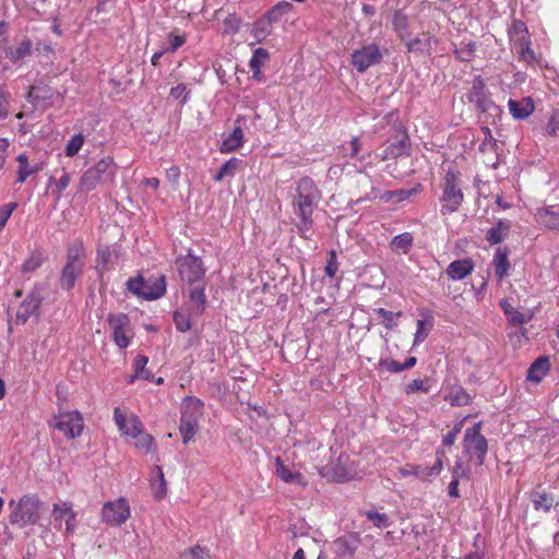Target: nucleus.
I'll use <instances>...</instances> for the list:
<instances>
[{
  "label": "nucleus",
  "instance_id": "f257e3e1",
  "mask_svg": "<svg viewBox=\"0 0 559 559\" xmlns=\"http://www.w3.org/2000/svg\"><path fill=\"white\" fill-rule=\"evenodd\" d=\"M41 504L40 499L34 493L24 495L16 503L11 500L9 502V507L12 508L10 523L21 528L36 524L40 519Z\"/></svg>",
  "mask_w": 559,
  "mask_h": 559
},
{
  "label": "nucleus",
  "instance_id": "f03ea898",
  "mask_svg": "<svg viewBox=\"0 0 559 559\" xmlns=\"http://www.w3.org/2000/svg\"><path fill=\"white\" fill-rule=\"evenodd\" d=\"M464 194L461 189L459 174L454 170H448L442 186V195L440 198V213L445 216L459 211Z\"/></svg>",
  "mask_w": 559,
  "mask_h": 559
},
{
  "label": "nucleus",
  "instance_id": "7ed1b4c3",
  "mask_svg": "<svg viewBox=\"0 0 559 559\" xmlns=\"http://www.w3.org/2000/svg\"><path fill=\"white\" fill-rule=\"evenodd\" d=\"M481 421L474 424L472 427H467L463 437V451L471 460H475L477 466H481L485 463L486 455L488 452V441L484 435H481Z\"/></svg>",
  "mask_w": 559,
  "mask_h": 559
},
{
  "label": "nucleus",
  "instance_id": "20e7f679",
  "mask_svg": "<svg viewBox=\"0 0 559 559\" xmlns=\"http://www.w3.org/2000/svg\"><path fill=\"white\" fill-rule=\"evenodd\" d=\"M175 263L182 282L195 286L204 284L206 270L203 266L202 259L191 250L186 255L177 257Z\"/></svg>",
  "mask_w": 559,
  "mask_h": 559
},
{
  "label": "nucleus",
  "instance_id": "39448f33",
  "mask_svg": "<svg viewBox=\"0 0 559 559\" xmlns=\"http://www.w3.org/2000/svg\"><path fill=\"white\" fill-rule=\"evenodd\" d=\"M115 174L116 165L112 157H103L82 175L80 186L83 190L91 191L95 189L98 183L111 180Z\"/></svg>",
  "mask_w": 559,
  "mask_h": 559
},
{
  "label": "nucleus",
  "instance_id": "423d86ee",
  "mask_svg": "<svg viewBox=\"0 0 559 559\" xmlns=\"http://www.w3.org/2000/svg\"><path fill=\"white\" fill-rule=\"evenodd\" d=\"M46 285L41 282H36L25 299L21 302L16 311V321L25 323L31 317L39 316L40 306L44 300V293Z\"/></svg>",
  "mask_w": 559,
  "mask_h": 559
},
{
  "label": "nucleus",
  "instance_id": "0eeeda50",
  "mask_svg": "<svg viewBox=\"0 0 559 559\" xmlns=\"http://www.w3.org/2000/svg\"><path fill=\"white\" fill-rule=\"evenodd\" d=\"M466 97L479 112L497 115L500 111L499 107L489 98L485 81L480 75L474 78Z\"/></svg>",
  "mask_w": 559,
  "mask_h": 559
},
{
  "label": "nucleus",
  "instance_id": "6e6552de",
  "mask_svg": "<svg viewBox=\"0 0 559 559\" xmlns=\"http://www.w3.org/2000/svg\"><path fill=\"white\" fill-rule=\"evenodd\" d=\"M382 57L379 46L372 43L354 50L350 56V63L357 72L364 73L369 68L379 64Z\"/></svg>",
  "mask_w": 559,
  "mask_h": 559
},
{
  "label": "nucleus",
  "instance_id": "1a4fd4ad",
  "mask_svg": "<svg viewBox=\"0 0 559 559\" xmlns=\"http://www.w3.org/2000/svg\"><path fill=\"white\" fill-rule=\"evenodd\" d=\"M53 420V427L69 439L81 436L84 428L82 415L78 411L61 412L55 416Z\"/></svg>",
  "mask_w": 559,
  "mask_h": 559
},
{
  "label": "nucleus",
  "instance_id": "9d476101",
  "mask_svg": "<svg viewBox=\"0 0 559 559\" xmlns=\"http://www.w3.org/2000/svg\"><path fill=\"white\" fill-rule=\"evenodd\" d=\"M107 322L112 331V340L120 349H126L130 343L132 335H129L130 319L126 313H109Z\"/></svg>",
  "mask_w": 559,
  "mask_h": 559
},
{
  "label": "nucleus",
  "instance_id": "9b49d317",
  "mask_svg": "<svg viewBox=\"0 0 559 559\" xmlns=\"http://www.w3.org/2000/svg\"><path fill=\"white\" fill-rule=\"evenodd\" d=\"M130 518L129 502L124 498L108 501L102 509V521L110 526H120Z\"/></svg>",
  "mask_w": 559,
  "mask_h": 559
},
{
  "label": "nucleus",
  "instance_id": "f8f14e48",
  "mask_svg": "<svg viewBox=\"0 0 559 559\" xmlns=\"http://www.w3.org/2000/svg\"><path fill=\"white\" fill-rule=\"evenodd\" d=\"M114 419L122 435L130 436L132 439L138 437L144 429V426L136 415L126 417L119 407L114 411Z\"/></svg>",
  "mask_w": 559,
  "mask_h": 559
},
{
  "label": "nucleus",
  "instance_id": "ddd939ff",
  "mask_svg": "<svg viewBox=\"0 0 559 559\" xmlns=\"http://www.w3.org/2000/svg\"><path fill=\"white\" fill-rule=\"evenodd\" d=\"M59 96L60 94L48 85H35L28 92L29 102L43 109L52 106L55 99L59 98Z\"/></svg>",
  "mask_w": 559,
  "mask_h": 559
},
{
  "label": "nucleus",
  "instance_id": "4468645a",
  "mask_svg": "<svg viewBox=\"0 0 559 559\" xmlns=\"http://www.w3.org/2000/svg\"><path fill=\"white\" fill-rule=\"evenodd\" d=\"M33 52V41L24 36L15 46L3 47V53L13 64H21L22 61Z\"/></svg>",
  "mask_w": 559,
  "mask_h": 559
},
{
  "label": "nucleus",
  "instance_id": "2eb2a0df",
  "mask_svg": "<svg viewBox=\"0 0 559 559\" xmlns=\"http://www.w3.org/2000/svg\"><path fill=\"white\" fill-rule=\"evenodd\" d=\"M205 284L197 285L189 292V301L187 311L194 319L202 317L206 309Z\"/></svg>",
  "mask_w": 559,
  "mask_h": 559
},
{
  "label": "nucleus",
  "instance_id": "dca6fc26",
  "mask_svg": "<svg viewBox=\"0 0 559 559\" xmlns=\"http://www.w3.org/2000/svg\"><path fill=\"white\" fill-rule=\"evenodd\" d=\"M411 141L405 129L400 128L395 139L385 148L383 158H397L403 155H409Z\"/></svg>",
  "mask_w": 559,
  "mask_h": 559
},
{
  "label": "nucleus",
  "instance_id": "f3484780",
  "mask_svg": "<svg viewBox=\"0 0 559 559\" xmlns=\"http://www.w3.org/2000/svg\"><path fill=\"white\" fill-rule=\"evenodd\" d=\"M84 267L85 266L64 264L58 280L60 289L71 292L76 282L83 276Z\"/></svg>",
  "mask_w": 559,
  "mask_h": 559
},
{
  "label": "nucleus",
  "instance_id": "a211bd4d",
  "mask_svg": "<svg viewBox=\"0 0 559 559\" xmlns=\"http://www.w3.org/2000/svg\"><path fill=\"white\" fill-rule=\"evenodd\" d=\"M243 120H245V118L241 116H239L236 119V121H235L236 126H235L234 130L231 131V133L229 135H227L223 140V142L221 144L219 151L222 153H231L243 145L245 133H243L241 126L239 124Z\"/></svg>",
  "mask_w": 559,
  "mask_h": 559
},
{
  "label": "nucleus",
  "instance_id": "6ab92c4d",
  "mask_svg": "<svg viewBox=\"0 0 559 559\" xmlns=\"http://www.w3.org/2000/svg\"><path fill=\"white\" fill-rule=\"evenodd\" d=\"M536 219L539 225L550 230H559V205H549L538 209Z\"/></svg>",
  "mask_w": 559,
  "mask_h": 559
},
{
  "label": "nucleus",
  "instance_id": "aec40b11",
  "mask_svg": "<svg viewBox=\"0 0 559 559\" xmlns=\"http://www.w3.org/2000/svg\"><path fill=\"white\" fill-rule=\"evenodd\" d=\"M203 402L194 396H186L181 404V419L197 421L203 414Z\"/></svg>",
  "mask_w": 559,
  "mask_h": 559
},
{
  "label": "nucleus",
  "instance_id": "412c9836",
  "mask_svg": "<svg viewBox=\"0 0 559 559\" xmlns=\"http://www.w3.org/2000/svg\"><path fill=\"white\" fill-rule=\"evenodd\" d=\"M114 258H118V248L116 246H99L96 254L95 270L99 276L109 270Z\"/></svg>",
  "mask_w": 559,
  "mask_h": 559
},
{
  "label": "nucleus",
  "instance_id": "4be33fe9",
  "mask_svg": "<svg viewBox=\"0 0 559 559\" xmlns=\"http://www.w3.org/2000/svg\"><path fill=\"white\" fill-rule=\"evenodd\" d=\"M508 106L512 117L519 120L526 119L535 110V105L531 97H524L521 100L510 98Z\"/></svg>",
  "mask_w": 559,
  "mask_h": 559
},
{
  "label": "nucleus",
  "instance_id": "5701e85b",
  "mask_svg": "<svg viewBox=\"0 0 559 559\" xmlns=\"http://www.w3.org/2000/svg\"><path fill=\"white\" fill-rule=\"evenodd\" d=\"M16 162L19 164L17 170H16V182L23 183L26 181V179L43 170V163H35L31 165L28 163V157L26 154H20L16 157Z\"/></svg>",
  "mask_w": 559,
  "mask_h": 559
},
{
  "label": "nucleus",
  "instance_id": "b1692460",
  "mask_svg": "<svg viewBox=\"0 0 559 559\" xmlns=\"http://www.w3.org/2000/svg\"><path fill=\"white\" fill-rule=\"evenodd\" d=\"M474 270L471 259L455 260L447 267L448 276L453 281H461L468 276Z\"/></svg>",
  "mask_w": 559,
  "mask_h": 559
},
{
  "label": "nucleus",
  "instance_id": "393cba45",
  "mask_svg": "<svg viewBox=\"0 0 559 559\" xmlns=\"http://www.w3.org/2000/svg\"><path fill=\"white\" fill-rule=\"evenodd\" d=\"M86 251L82 240L76 239L67 246L66 263L85 266Z\"/></svg>",
  "mask_w": 559,
  "mask_h": 559
},
{
  "label": "nucleus",
  "instance_id": "a878e982",
  "mask_svg": "<svg viewBox=\"0 0 559 559\" xmlns=\"http://www.w3.org/2000/svg\"><path fill=\"white\" fill-rule=\"evenodd\" d=\"M144 286L143 299L156 300L163 297L166 293V278L165 276L151 278L147 282H144Z\"/></svg>",
  "mask_w": 559,
  "mask_h": 559
},
{
  "label": "nucleus",
  "instance_id": "bb28decb",
  "mask_svg": "<svg viewBox=\"0 0 559 559\" xmlns=\"http://www.w3.org/2000/svg\"><path fill=\"white\" fill-rule=\"evenodd\" d=\"M509 253L510 251L508 248L500 247L493 254L492 265L495 266V274L499 281L504 278L510 270Z\"/></svg>",
  "mask_w": 559,
  "mask_h": 559
},
{
  "label": "nucleus",
  "instance_id": "cd10ccee",
  "mask_svg": "<svg viewBox=\"0 0 559 559\" xmlns=\"http://www.w3.org/2000/svg\"><path fill=\"white\" fill-rule=\"evenodd\" d=\"M510 229L511 222L509 219H499L495 226L487 230L485 238L490 245L501 243Z\"/></svg>",
  "mask_w": 559,
  "mask_h": 559
},
{
  "label": "nucleus",
  "instance_id": "c85d7f7f",
  "mask_svg": "<svg viewBox=\"0 0 559 559\" xmlns=\"http://www.w3.org/2000/svg\"><path fill=\"white\" fill-rule=\"evenodd\" d=\"M414 243V236L412 233L405 231L393 237L389 247L391 251L397 254H406Z\"/></svg>",
  "mask_w": 559,
  "mask_h": 559
},
{
  "label": "nucleus",
  "instance_id": "c756f323",
  "mask_svg": "<svg viewBox=\"0 0 559 559\" xmlns=\"http://www.w3.org/2000/svg\"><path fill=\"white\" fill-rule=\"evenodd\" d=\"M549 367L550 365L547 357L537 358L527 370V380L535 383L540 382L549 370Z\"/></svg>",
  "mask_w": 559,
  "mask_h": 559
},
{
  "label": "nucleus",
  "instance_id": "7c9ffc66",
  "mask_svg": "<svg viewBox=\"0 0 559 559\" xmlns=\"http://www.w3.org/2000/svg\"><path fill=\"white\" fill-rule=\"evenodd\" d=\"M325 469V475L331 477L334 481L343 483L349 479L350 473L346 467V464L342 462V456L337 459V462L329 464Z\"/></svg>",
  "mask_w": 559,
  "mask_h": 559
},
{
  "label": "nucleus",
  "instance_id": "2f4dec72",
  "mask_svg": "<svg viewBox=\"0 0 559 559\" xmlns=\"http://www.w3.org/2000/svg\"><path fill=\"white\" fill-rule=\"evenodd\" d=\"M152 491L157 500L163 499L167 493L166 479L162 467L158 465H155L153 468Z\"/></svg>",
  "mask_w": 559,
  "mask_h": 559
},
{
  "label": "nucleus",
  "instance_id": "473e14b6",
  "mask_svg": "<svg viewBox=\"0 0 559 559\" xmlns=\"http://www.w3.org/2000/svg\"><path fill=\"white\" fill-rule=\"evenodd\" d=\"M500 307L511 325H520L528 320L523 312L513 307L507 299L500 301Z\"/></svg>",
  "mask_w": 559,
  "mask_h": 559
},
{
  "label": "nucleus",
  "instance_id": "72a5a7b5",
  "mask_svg": "<svg viewBox=\"0 0 559 559\" xmlns=\"http://www.w3.org/2000/svg\"><path fill=\"white\" fill-rule=\"evenodd\" d=\"M272 24L264 14L252 24L251 34L257 41L261 43L271 34Z\"/></svg>",
  "mask_w": 559,
  "mask_h": 559
},
{
  "label": "nucleus",
  "instance_id": "f704fd0d",
  "mask_svg": "<svg viewBox=\"0 0 559 559\" xmlns=\"http://www.w3.org/2000/svg\"><path fill=\"white\" fill-rule=\"evenodd\" d=\"M46 261L45 254L39 251H33L29 257L22 263L21 272L23 274H28L37 271Z\"/></svg>",
  "mask_w": 559,
  "mask_h": 559
},
{
  "label": "nucleus",
  "instance_id": "c9c22d12",
  "mask_svg": "<svg viewBox=\"0 0 559 559\" xmlns=\"http://www.w3.org/2000/svg\"><path fill=\"white\" fill-rule=\"evenodd\" d=\"M335 544L337 546L338 555L352 556L356 551L359 540L356 535H348L340 537L336 539Z\"/></svg>",
  "mask_w": 559,
  "mask_h": 559
},
{
  "label": "nucleus",
  "instance_id": "e433bc0d",
  "mask_svg": "<svg viewBox=\"0 0 559 559\" xmlns=\"http://www.w3.org/2000/svg\"><path fill=\"white\" fill-rule=\"evenodd\" d=\"M476 51V43L472 40H462L457 47L453 49L455 57L463 62L473 60Z\"/></svg>",
  "mask_w": 559,
  "mask_h": 559
},
{
  "label": "nucleus",
  "instance_id": "4c0bfd02",
  "mask_svg": "<svg viewBox=\"0 0 559 559\" xmlns=\"http://www.w3.org/2000/svg\"><path fill=\"white\" fill-rule=\"evenodd\" d=\"M437 39L429 34H423V37H416L407 41L406 47L408 51H430L431 45L437 44Z\"/></svg>",
  "mask_w": 559,
  "mask_h": 559
},
{
  "label": "nucleus",
  "instance_id": "58836bf2",
  "mask_svg": "<svg viewBox=\"0 0 559 559\" xmlns=\"http://www.w3.org/2000/svg\"><path fill=\"white\" fill-rule=\"evenodd\" d=\"M432 328L433 318L431 316H428V319L425 320H417V328L414 336L413 346L421 344L427 338Z\"/></svg>",
  "mask_w": 559,
  "mask_h": 559
},
{
  "label": "nucleus",
  "instance_id": "ea45409f",
  "mask_svg": "<svg viewBox=\"0 0 559 559\" xmlns=\"http://www.w3.org/2000/svg\"><path fill=\"white\" fill-rule=\"evenodd\" d=\"M267 58H269V53L263 48H257L253 51L252 57L249 60V68L252 71V73H253L252 76L254 79L259 78L261 68H262V66L264 64V62L266 61Z\"/></svg>",
  "mask_w": 559,
  "mask_h": 559
},
{
  "label": "nucleus",
  "instance_id": "a19ab883",
  "mask_svg": "<svg viewBox=\"0 0 559 559\" xmlns=\"http://www.w3.org/2000/svg\"><path fill=\"white\" fill-rule=\"evenodd\" d=\"M293 10V5L287 1H281L273 5L269 11L264 13L266 19L272 23H277L281 19L288 14Z\"/></svg>",
  "mask_w": 559,
  "mask_h": 559
},
{
  "label": "nucleus",
  "instance_id": "79ce46f5",
  "mask_svg": "<svg viewBox=\"0 0 559 559\" xmlns=\"http://www.w3.org/2000/svg\"><path fill=\"white\" fill-rule=\"evenodd\" d=\"M554 496L545 490H537L533 493V504L535 510L550 511L554 503Z\"/></svg>",
  "mask_w": 559,
  "mask_h": 559
},
{
  "label": "nucleus",
  "instance_id": "37998d69",
  "mask_svg": "<svg viewBox=\"0 0 559 559\" xmlns=\"http://www.w3.org/2000/svg\"><path fill=\"white\" fill-rule=\"evenodd\" d=\"M509 35L513 45L530 40L527 27L525 23L520 20L513 22Z\"/></svg>",
  "mask_w": 559,
  "mask_h": 559
},
{
  "label": "nucleus",
  "instance_id": "c03bdc74",
  "mask_svg": "<svg viewBox=\"0 0 559 559\" xmlns=\"http://www.w3.org/2000/svg\"><path fill=\"white\" fill-rule=\"evenodd\" d=\"M241 163L242 160L237 157L229 158L222 165L218 173L215 175L214 179L216 181H222L225 177H234L236 175V170L241 165Z\"/></svg>",
  "mask_w": 559,
  "mask_h": 559
},
{
  "label": "nucleus",
  "instance_id": "a18cd8bd",
  "mask_svg": "<svg viewBox=\"0 0 559 559\" xmlns=\"http://www.w3.org/2000/svg\"><path fill=\"white\" fill-rule=\"evenodd\" d=\"M445 401H448L452 406H464L471 402L469 394L461 386L453 388L449 394L445 396Z\"/></svg>",
  "mask_w": 559,
  "mask_h": 559
},
{
  "label": "nucleus",
  "instance_id": "49530a36",
  "mask_svg": "<svg viewBox=\"0 0 559 559\" xmlns=\"http://www.w3.org/2000/svg\"><path fill=\"white\" fill-rule=\"evenodd\" d=\"M445 452L443 449L436 450V462L431 467H423L424 475L423 480H428L430 477L438 476L443 469V457Z\"/></svg>",
  "mask_w": 559,
  "mask_h": 559
},
{
  "label": "nucleus",
  "instance_id": "de8ad7c7",
  "mask_svg": "<svg viewBox=\"0 0 559 559\" xmlns=\"http://www.w3.org/2000/svg\"><path fill=\"white\" fill-rule=\"evenodd\" d=\"M392 24L397 32L399 36L404 39L409 35L408 33V17L402 11H395L392 19Z\"/></svg>",
  "mask_w": 559,
  "mask_h": 559
},
{
  "label": "nucleus",
  "instance_id": "09e8293b",
  "mask_svg": "<svg viewBox=\"0 0 559 559\" xmlns=\"http://www.w3.org/2000/svg\"><path fill=\"white\" fill-rule=\"evenodd\" d=\"M199 429V424L197 421L186 420L180 418L179 432L182 438V442L188 444L194 437Z\"/></svg>",
  "mask_w": 559,
  "mask_h": 559
},
{
  "label": "nucleus",
  "instance_id": "8fccbe9b",
  "mask_svg": "<svg viewBox=\"0 0 559 559\" xmlns=\"http://www.w3.org/2000/svg\"><path fill=\"white\" fill-rule=\"evenodd\" d=\"M297 199L298 214L312 215L316 202L318 201L319 197L297 194Z\"/></svg>",
  "mask_w": 559,
  "mask_h": 559
},
{
  "label": "nucleus",
  "instance_id": "3c124183",
  "mask_svg": "<svg viewBox=\"0 0 559 559\" xmlns=\"http://www.w3.org/2000/svg\"><path fill=\"white\" fill-rule=\"evenodd\" d=\"M276 474L285 483L298 481L301 478L299 473L293 472L280 457L276 459Z\"/></svg>",
  "mask_w": 559,
  "mask_h": 559
},
{
  "label": "nucleus",
  "instance_id": "603ef678",
  "mask_svg": "<svg viewBox=\"0 0 559 559\" xmlns=\"http://www.w3.org/2000/svg\"><path fill=\"white\" fill-rule=\"evenodd\" d=\"M374 311L382 319L381 323L386 330L395 328L397 325V319L402 316V312H393L384 308H378Z\"/></svg>",
  "mask_w": 559,
  "mask_h": 559
},
{
  "label": "nucleus",
  "instance_id": "864d4df0",
  "mask_svg": "<svg viewBox=\"0 0 559 559\" xmlns=\"http://www.w3.org/2000/svg\"><path fill=\"white\" fill-rule=\"evenodd\" d=\"M514 48L518 50L520 60L526 62L527 64H535L536 55L534 50L531 48V40L516 44L514 45Z\"/></svg>",
  "mask_w": 559,
  "mask_h": 559
},
{
  "label": "nucleus",
  "instance_id": "5fc2aeb1",
  "mask_svg": "<svg viewBox=\"0 0 559 559\" xmlns=\"http://www.w3.org/2000/svg\"><path fill=\"white\" fill-rule=\"evenodd\" d=\"M174 323L176 325V329L179 332H188L191 329V320L194 319L190 316L189 311L186 313L180 310H176L173 316Z\"/></svg>",
  "mask_w": 559,
  "mask_h": 559
},
{
  "label": "nucleus",
  "instance_id": "6e6d98bb",
  "mask_svg": "<svg viewBox=\"0 0 559 559\" xmlns=\"http://www.w3.org/2000/svg\"><path fill=\"white\" fill-rule=\"evenodd\" d=\"M297 194L319 197V190L311 178L304 177L297 183Z\"/></svg>",
  "mask_w": 559,
  "mask_h": 559
},
{
  "label": "nucleus",
  "instance_id": "4d7b16f0",
  "mask_svg": "<svg viewBox=\"0 0 559 559\" xmlns=\"http://www.w3.org/2000/svg\"><path fill=\"white\" fill-rule=\"evenodd\" d=\"M85 136L82 133L74 134L68 141L64 154L68 157L75 156L84 144Z\"/></svg>",
  "mask_w": 559,
  "mask_h": 559
},
{
  "label": "nucleus",
  "instance_id": "13d9d810",
  "mask_svg": "<svg viewBox=\"0 0 559 559\" xmlns=\"http://www.w3.org/2000/svg\"><path fill=\"white\" fill-rule=\"evenodd\" d=\"M134 440L135 448L145 453H148L155 449L154 438L144 430L138 437H135Z\"/></svg>",
  "mask_w": 559,
  "mask_h": 559
},
{
  "label": "nucleus",
  "instance_id": "bf43d9fd",
  "mask_svg": "<svg viewBox=\"0 0 559 559\" xmlns=\"http://www.w3.org/2000/svg\"><path fill=\"white\" fill-rule=\"evenodd\" d=\"M480 131L484 135L483 142L479 145L480 152L495 151L497 148V141L492 135V132L489 127H481Z\"/></svg>",
  "mask_w": 559,
  "mask_h": 559
},
{
  "label": "nucleus",
  "instance_id": "052dcab7",
  "mask_svg": "<svg viewBox=\"0 0 559 559\" xmlns=\"http://www.w3.org/2000/svg\"><path fill=\"white\" fill-rule=\"evenodd\" d=\"M366 516L373 525L378 528H386L391 525L389 516L384 513H379L376 510H369L366 512Z\"/></svg>",
  "mask_w": 559,
  "mask_h": 559
},
{
  "label": "nucleus",
  "instance_id": "680f3d73",
  "mask_svg": "<svg viewBox=\"0 0 559 559\" xmlns=\"http://www.w3.org/2000/svg\"><path fill=\"white\" fill-rule=\"evenodd\" d=\"M168 46L164 47V51L167 52H176L181 46H183L187 41L186 35H178L174 32H170L167 35Z\"/></svg>",
  "mask_w": 559,
  "mask_h": 559
},
{
  "label": "nucleus",
  "instance_id": "e2e57ef3",
  "mask_svg": "<svg viewBox=\"0 0 559 559\" xmlns=\"http://www.w3.org/2000/svg\"><path fill=\"white\" fill-rule=\"evenodd\" d=\"M10 100V92L4 87V85L0 84V120L8 118Z\"/></svg>",
  "mask_w": 559,
  "mask_h": 559
},
{
  "label": "nucleus",
  "instance_id": "0e129e2a",
  "mask_svg": "<svg viewBox=\"0 0 559 559\" xmlns=\"http://www.w3.org/2000/svg\"><path fill=\"white\" fill-rule=\"evenodd\" d=\"M144 282L145 281L141 275L131 277L127 281V288L133 295L143 298V288L145 287Z\"/></svg>",
  "mask_w": 559,
  "mask_h": 559
},
{
  "label": "nucleus",
  "instance_id": "69168bd1",
  "mask_svg": "<svg viewBox=\"0 0 559 559\" xmlns=\"http://www.w3.org/2000/svg\"><path fill=\"white\" fill-rule=\"evenodd\" d=\"M421 191V185H417L416 187L412 189H399L394 191L388 192L390 198H395L397 201H405L409 199L411 197L417 194Z\"/></svg>",
  "mask_w": 559,
  "mask_h": 559
},
{
  "label": "nucleus",
  "instance_id": "338daca9",
  "mask_svg": "<svg viewBox=\"0 0 559 559\" xmlns=\"http://www.w3.org/2000/svg\"><path fill=\"white\" fill-rule=\"evenodd\" d=\"M209 554L200 546H193L181 552L182 559H209Z\"/></svg>",
  "mask_w": 559,
  "mask_h": 559
},
{
  "label": "nucleus",
  "instance_id": "774afa93",
  "mask_svg": "<svg viewBox=\"0 0 559 559\" xmlns=\"http://www.w3.org/2000/svg\"><path fill=\"white\" fill-rule=\"evenodd\" d=\"M378 368L380 370H386L392 373L404 371L402 364L390 358H381L378 362Z\"/></svg>",
  "mask_w": 559,
  "mask_h": 559
}]
</instances>
